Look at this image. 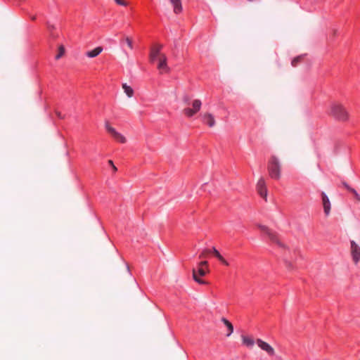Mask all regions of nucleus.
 I'll return each mask as SVG.
<instances>
[{"label": "nucleus", "mask_w": 360, "mask_h": 360, "mask_svg": "<svg viewBox=\"0 0 360 360\" xmlns=\"http://www.w3.org/2000/svg\"><path fill=\"white\" fill-rule=\"evenodd\" d=\"M267 169L269 172V175L271 178L274 179H279L281 176V164L278 160V158L272 155L269 158L268 162Z\"/></svg>", "instance_id": "1"}, {"label": "nucleus", "mask_w": 360, "mask_h": 360, "mask_svg": "<svg viewBox=\"0 0 360 360\" xmlns=\"http://www.w3.org/2000/svg\"><path fill=\"white\" fill-rule=\"evenodd\" d=\"M330 115L340 121H345L348 118L347 110L344 106L340 103H333L331 105Z\"/></svg>", "instance_id": "2"}, {"label": "nucleus", "mask_w": 360, "mask_h": 360, "mask_svg": "<svg viewBox=\"0 0 360 360\" xmlns=\"http://www.w3.org/2000/svg\"><path fill=\"white\" fill-rule=\"evenodd\" d=\"M105 128L106 131L118 142L121 143H125L127 142V139L118 132L114 127H112L108 121H105Z\"/></svg>", "instance_id": "3"}, {"label": "nucleus", "mask_w": 360, "mask_h": 360, "mask_svg": "<svg viewBox=\"0 0 360 360\" xmlns=\"http://www.w3.org/2000/svg\"><path fill=\"white\" fill-rule=\"evenodd\" d=\"M201 105L200 100L195 99L192 102V108H185L183 112L186 117H191L200 110Z\"/></svg>", "instance_id": "4"}, {"label": "nucleus", "mask_w": 360, "mask_h": 360, "mask_svg": "<svg viewBox=\"0 0 360 360\" xmlns=\"http://www.w3.org/2000/svg\"><path fill=\"white\" fill-rule=\"evenodd\" d=\"M258 228L265 234H266L269 237V238L273 242L276 243L281 247H284V245L283 243H281L278 237V236L276 234V233L273 232L271 229H269L267 226L259 224Z\"/></svg>", "instance_id": "5"}, {"label": "nucleus", "mask_w": 360, "mask_h": 360, "mask_svg": "<svg viewBox=\"0 0 360 360\" xmlns=\"http://www.w3.org/2000/svg\"><path fill=\"white\" fill-rule=\"evenodd\" d=\"M192 273H193V278L197 283H198L199 284H202V285H205V284L207 283L205 281L202 280L198 277V276H204L206 274V271L202 267L198 266V270L193 269L192 271Z\"/></svg>", "instance_id": "6"}, {"label": "nucleus", "mask_w": 360, "mask_h": 360, "mask_svg": "<svg viewBox=\"0 0 360 360\" xmlns=\"http://www.w3.org/2000/svg\"><path fill=\"white\" fill-rule=\"evenodd\" d=\"M256 342L258 347L263 351H265L269 356H274L275 354L274 349L269 343L261 339H257Z\"/></svg>", "instance_id": "7"}, {"label": "nucleus", "mask_w": 360, "mask_h": 360, "mask_svg": "<svg viewBox=\"0 0 360 360\" xmlns=\"http://www.w3.org/2000/svg\"><path fill=\"white\" fill-rule=\"evenodd\" d=\"M257 191L259 195L266 200L267 198V189L266 187L265 181L263 178L259 179L257 184Z\"/></svg>", "instance_id": "8"}, {"label": "nucleus", "mask_w": 360, "mask_h": 360, "mask_svg": "<svg viewBox=\"0 0 360 360\" xmlns=\"http://www.w3.org/2000/svg\"><path fill=\"white\" fill-rule=\"evenodd\" d=\"M351 254L354 263H358L360 260V247L353 240L351 241Z\"/></svg>", "instance_id": "9"}, {"label": "nucleus", "mask_w": 360, "mask_h": 360, "mask_svg": "<svg viewBox=\"0 0 360 360\" xmlns=\"http://www.w3.org/2000/svg\"><path fill=\"white\" fill-rule=\"evenodd\" d=\"M167 56L165 55H160V58L158 59V69L160 70V73H165L169 71V68L167 64Z\"/></svg>", "instance_id": "10"}, {"label": "nucleus", "mask_w": 360, "mask_h": 360, "mask_svg": "<svg viewBox=\"0 0 360 360\" xmlns=\"http://www.w3.org/2000/svg\"><path fill=\"white\" fill-rule=\"evenodd\" d=\"M162 48V45L157 44L151 49L150 53V60L151 62H154L156 59L158 60L160 58V55H165L160 52Z\"/></svg>", "instance_id": "11"}, {"label": "nucleus", "mask_w": 360, "mask_h": 360, "mask_svg": "<svg viewBox=\"0 0 360 360\" xmlns=\"http://www.w3.org/2000/svg\"><path fill=\"white\" fill-rule=\"evenodd\" d=\"M322 204L323 207L324 213L326 216H328L330 212L331 204L328 197L324 192L321 193Z\"/></svg>", "instance_id": "12"}, {"label": "nucleus", "mask_w": 360, "mask_h": 360, "mask_svg": "<svg viewBox=\"0 0 360 360\" xmlns=\"http://www.w3.org/2000/svg\"><path fill=\"white\" fill-rule=\"evenodd\" d=\"M203 121L210 127H214L215 124L214 117L210 113H205L203 115Z\"/></svg>", "instance_id": "13"}, {"label": "nucleus", "mask_w": 360, "mask_h": 360, "mask_svg": "<svg viewBox=\"0 0 360 360\" xmlns=\"http://www.w3.org/2000/svg\"><path fill=\"white\" fill-rule=\"evenodd\" d=\"M169 1L173 6L174 12L176 14H179L182 11V5L181 0H169Z\"/></svg>", "instance_id": "14"}, {"label": "nucleus", "mask_w": 360, "mask_h": 360, "mask_svg": "<svg viewBox=\"0 0 360 360\" xmlns=\"http://www.w3.org/2000/svg\"><path fill=\"white\" fill-rule=\"evenodd\" d=\"M211 253L214 255L215 257H217L222 264H224L226 266H229V262L221 256V255L219 253V252L215 248H212L211 249Z\"/></svg>", "instance_id": "15"}, {"label": "nucleus", "mask_w": 360, "mask_h": 360, "mask_svg": "<svg viewBox=\"0 0 360 360\" xmlns=\"http://www.w3.org/2000/svg\"><path fill=\"white\" fill-rule=\"evenodd\" d=\"M103 51V48L101 46H98L94 49L87 51L86 53V56L89 58H94L98 56Z\"/></svg>", "instance_id": "16"}, {"label": "nucleus", "mask_w": 360, "mask_h": 360, "mask_svg": "<svg viewBox=\"0 0 360 360\" xmlns=\"http://www.w3.org/2000/svg\"><path fill=\"white\" fill-rule=\"evenodd\" d=\"M241 339H242L243 344L245 345V346H247L248 347H253V345L255 344V341H254L253 338L248 337V336L242 335Z\"/></svg>", "instance_id": "17"}, {"label": "nucleus", "mask_w": 360, "mask_h": 360, "mask_svg": "<svg viewBox=\"0 0 360 360\" xmlns=\"http://www.w3.org/2000/svg\"><path fill=\"white\" fill-rule=\"evenodd\" d=\"M221 321L227 327V329L229 330V333L226 335L228 337L230 336L232 334V333L233 332V326L232 323L225 318H222Z\"/></svg>", "instance_id": "18"}, {"label": "nucleus", "mask_w": 360, "mask_h": 360, "mask_svg": "<svg viewBox=\"0 0 360 360\" xmlns=\"http://www.w3.org/2000/svg\"><path fill=\"white\" fill-rule=\"evenodd\" d=\"M122 89L129 98H131L134 96L133 89L128 86L126 83L122 84Z\"/></svg>", "instance_id": "19"}, {"label": "nucleus", "mask_w": 360, "mask_h": 360, "mask_svg": "<svg viewBox=\"0 0 360 360\" xmlns=\"http://www.w3.org/2000/svg\"><path fill=\"white\" fill-rule=\"evenodd\" d=\"M65 47L63 45H60L58 47V53L56 56V59L58 60L65 54Z\"/></svg>", "instance_id": "20"}, {"label": "nucleus", "mask_w": 360, "mask_h": 360, "mask_svg": "<svg viewBox=\"0 0 360 360\" xmlns=\"http://www.w3.org/2000/svg\"><path fill=\"white\" fill-rule=\"evenodd\" d=\"M211 253L210 249H205L202 251L200 255H199L200 258H205L208 254Z\"/></svg>", "instance_id": "21"}, {"label": "nucleus", "mask_w": 360, "mask_h": 360, "mask_svg": "<svg viewBox=\"0 0 360 360\" xmlns=\"http://www.w3.org/2000/svg\"><path fill=\"white\" fill-rule=\"evenodd\" d=\"M301 60H302V56L295 57V58H293V60L291 62L292 65L293 67H295L297 65V63L300 62Z\"/></svg>", "instance_id": "22"}, {"label": "nucleus", "mask_w": 360, "mask_h": 360, "mask_svg": "<svg viewBox=\"0 0 360 360\" xmlns=\"http://www.w3.org/2000/svg\"><path fill=\"white\" fill-rule=\"evenodd\" d=\"M125 41H126L127 46H129V48L132 49H133L132 40L129 37H126Z\"/></svg>", "instance_id": "23"}, {"label": "nucleus", "mask_w": 360, "mask_h": 360, "mask_svg": "<svg viewBox=\"0 0 360 360\" xmlns=\"http://www.w3.org/2000/svg\"><path fill=\"white\" fill-rule=\"evenodd\" d=\"M115 1L120 6H127V4L124 0H115Z\"/></svg>", "instance_id": "24"}, {"label": "nucleus", "mask_w": 360, "mask_h": 360, "mask_svg": "<svg viewBox=\"0 0 360 360\" xmlns=\"http://www.w3.org/2000/svg\"><path fill=\"white\" fill-rule=\"evenodd\" d=\"M108 164L111 166L114 172L117 170V167L114 165L113 162L112 160H108Z\"/></svg>", "instance_id": "25"}, {"label": "nucleus", "mask_w": 360, "mask_h": 360, "mask_svg": "<svg viewBox=\"0 0 360 360\" xmlns=\"http://www.w3.org/2000/svg\"><path fill=\"white\" fill-rule=\"evenodd\" d=\"M183 101L185 104L188 105L189 104V97L188 96H184L183 97Z\"/></svg>", "instance_id": "26"}, {"label": "nucleus", "mask_w": 360, "mask_h": 360, "mask_svg": "<svg viewBox=\"0 0 360 360\" xmlns=\"http://www.w3.org/2000/svg\"><path fill=\"white\" fill-rule=\"evenodd\" d=\"M207 265H208V262L207 261H202L198 264V266H200L202 268L204 266H207Z\"/></svg>", "instance_id": "27"}, {"label": "nucleus", "mask_w": 360, "mask_h": 360, "mask_svg": "<svg viewBox=\"0 0 360 360\" xmlns=\"http://www.w3.org/2000/svg\"><path fill=\"white\" fill-rule=\"evenodd\" d=\"M285 263H286V266H288V268L292 269V264L291 262L286 261Z\"/></svg>", "instance_id": "28"}, {"label": "nucleus", "mask_w": 360, "mask_h": 360, "mask_svg": "<svg viewBox=\"0 0 360 360\" xmlns=\"http://www.w3.org/2000/svg\"><path fill=\"white\" fill-rule=\"evenodd\" d=\"M354 196L358 201H360V195L358 194V193H355Z\"/></svg>", "instance_id": "29"}, {"label": "nucleus", "mask_w": 360, "mask_h": 360, "mask_svg": "<svg viewBox=\"0 0 360 360\" xmlns=\"http://www.w3.org/2000/svg\"><path fill=\"white\" fill-rule=\"evenodd\" d=\"M343 185L349 191H350V188H352L347 184L344 183Z\"/></svg>", "instance_id": "30"}, {"label": "nucleus", "mask_w": 360, "mask_h": 360, "mask_svg": "<svg viewBox=\"0 0 360 360\" xmlns=\"http://www.w3.org/2000/svg\"><path fill=\"white\" fill-rule=\"evenodd\" d=\"M350 192H351L354 195H355V193H357V192L356 191V190H355V189H354V188H350Z\"/></svg>", "instance_id": "31"}, {"label": "nucleus", "mask_w": 360, "mask_h": 360, "mask_svg": "<svg viewBox=\"0 0 360 360\" xmlns=\"http://www.w3.org/2000/svg\"><path fill=\"white\" fill-rule=\"evenodd\" d=\"M56 115H57V116H58V117H60V118H61V119H63V117L61 115V113H60V112H56Z\"/></svg>", "instance_id": "32"}]
</instances>
